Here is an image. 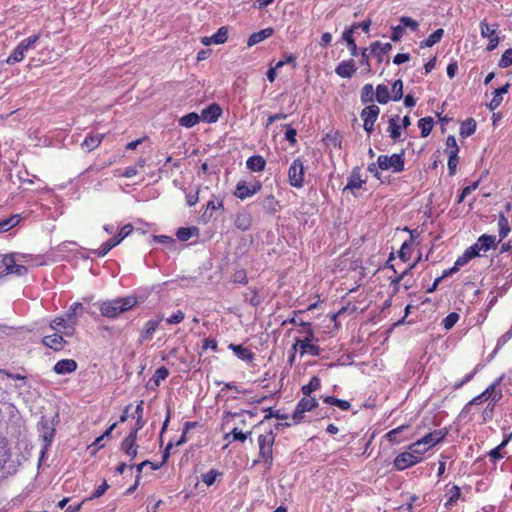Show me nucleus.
I'll return each instance as SVG.
<instances>
[{
  "mask_svg": "<svg viewBox=\"0 0 512 512\" xmlns=\"http://www.w3.org/2000/svg\"><path fill=\"white\" fill-rule=\"evenodd\" d=\"M374 97H375V92H374L373 85L370 83L365 84L362 87L361 93H360L361 102L363 104L371 103V102H373Z\"/></svg>",
  "mask_w": 512,
  "mask_h": 512,
  "instance_id": "obj_51",
  "label": "nucleus"
},
{
  "mask_svg": "<svg viewBox=\"0 0 512 512\" xmlns=\"http://www.w3.org/2000/svg\"><path fill=\"white\" fill-rule=\"evenodd\" d=\"M414 266H415V263L409 265L407 268H405V270L401 274H399L395 278H391V285L394 286L395 291H398V286L401 281H403V288L405 290H408L413 286V280L408 278V275Z\"/></svg>",
  "mask_w": 512,
  "mask_h": 512,
  "instance_id": "obj_22",
  "label": "nucleus"
},
{
  "mask_svg": "<svg viewBox=\"0 0 512 512\" xmlns=\"http://www.w3.org/2000/svg\"><path fill=\"white\" fill-rule=\"evenodd\" d=\"M365 183L366 181L361 178L359 168H354L350 176L347 178V184L343 191L349 190L354 193L356 189H360Z\"/></svg>",
  "mask_w": 512,
  "mask_h": 512,
  "instance_id": "obj_23",
  "label": "nucleus"
},
{
  "mask_svg": "<svg viewBox=\"0 0 512 512\" xmlns=\"http://www.w3.org/2000/svg\"><path fill=\"white\" fill-rule=\"evenodd\" d=\"M228 39V29L225 26L220 27L212 36L209 37L213 44H223Z\"/></svg>",
  "mask_w": 512,
  "mask_h": 512,
  "instance_id": "obj_52",
  "label": "nucleus"
},
{
  "mask_svg": "<svg viewBox=\"0 0 512 512\" xmlns=\"http://www.w3.org/2000/svg\"><path fill=\"white\" fill-rule=\"evenodd\" d=\"M23 59V52H21L20 49L16 46L6 59V63L9 65H13L15 63L21 62Z\"/></svg>",
  "mask_w": 512,
  "mask_h": 512,
  "instance_id": "obj_63",
  "label": "nucleus"
},
{
  "mask_svg": "<svg viewBox=\"0 0 512 512\" xmlns=\"http://www.w3.org/2000/svg\"><path fill=\"white\" fill-rule=\"evenodd\" d=\"M399 22L403 26V28L407 27L410 28L412 31H416L419 27V23L408 16H401L399 18Z\"/></svg>",
  "mask_w": 512,
  "mask_h": 512,
  "instance_id": "obj_64",
  "label": "nucleus"
},
{
  "mask_svg": "<svg viewBox=\"0 0 512 512\" xmlns=\"http://www.w3.org/2000/svg\"><path fill=\"white\" fill-rule=\"evenodd\" d=\"M273 33H274L273 28H265L258 32H255L249 36V38L247 40V46L252 47V46L264 41L265 39L269 38L270 36L273 35Z\"/></svg>",
  "mask_w": 512,
  "mask_h": 512,
  "instance_id": "obj_30",
  "label": "nucleus"
},
{
  "mask_svg": "<svg viewBox=\"0 0 512 512\" xmlns=\"http://www.w3.org/2000/svg\"><path fill=\"white\" fill-rule=\"evenodd\" d=\"M265 166L266 161L261 155H253L246 161V167L252 172H262Z\"/></svg>",
  "mask_w": 512,
  "mask_h": 512,
  "instance_id": "obj_34",
  "label": "nucleus"
},
{
  "mask_svg": "<svg viewBox=\"0 0 512 512\" xmlns=\"http://www.w3.org/2000/svg\"><path fill=\"white\" fill-rule=\"evenodd\" d=\"M300 325L303 328L300 332L305 333L306 336L304 339L296 338L295 344L292 347L293 351H296L297 348H299L301 356H304L305 354H309L315 357L319 356L321 353V348L317 344L318 339L314 336L311 323L301 322Z\"/></svg>",
  "mask_w": 512,
  "mask_h": 512,
  "instance_id": "obj_3",
  "label": "nucleus"
},
{
  "mask_svg": "<svg viewBox=\"0 0 512 512\" xmlns=\"http://www.w3.org/2000/svg\"><path fill=\"white\" fill-rule=\"evenodd\" d=\"M321 387V380L318 376H313L308 384L303 385L301 388L302 393L305 396H310L311 393L319 390Z\"/></svg>",
  "mask_w": 512,
  "mask_h": 512,
  "instance_id": "obj_47",
  "label": "nucleus"
},
{
  "mask_svg": "<svg viewBox=\"0 0 512 512\" xmlns=\"http://www.w3.org/2000/svg\"><path fill=\"white\" fill-rule=\"evenodd\" d=\"M480 369H481V365L477 364L472 372L468 373L461 380H459L453 384V386H452L453 389L458 390V389L462 388L465 384L469 383L474 378V376L479 372Z\"/></svg>",
  "mask_w": 512,
  "mask_h": 512,
  "instance_id": "obj_54",
  "label": "nucleus"
},
{
  "mask_svg": "<svg viewBox=\"0 0 512 512\" xmlns=\"http://www.w3.org/2000/svg\"><path fill=\"white\" fill-rule=\"evenodd\" d=\"M343 40L347 43V47L350 51V54L353 57H356L359 55V48L357 47V44L355 42V39L353 38V28H347L344 30L342 34Z\"/></svg>",
  "mask_w": 512,
  "mask_h": 512,
  "instance_id": "obj_36",
  "label": "nucleus"
},
{
  "mask_svg": "<svg viewBox=\"0 0 512 512\" xmlns=\"http://www.w3.org/2000/svg\"><path fill=\"white\" fill-rule=\"evenodd\" d=\"M476 131V121L473 118L465 120L460 126V135L469 137Z\"/></svg>",
  "mask_w": 512,
  "mask_h": 512,
  "instance_id": "obj_50",
  "label": "nucleus"
},
{
  "mask_svg": "<svg viewBox=\"0 0 512 512\" xmlns=\"http://www.w3.org/2000/svg\"><path fill=\"white\" fill-rule=\"evenodd\" d=\"M377 164L381 170H392L394 173H400L405 168V153L402 150L400 153L392 155H379Z\"/></svg>",
  "mask_w": 512,
  "mask_h": 512,
  "instance_id": "obj_7",
  "label": "nucleus"
},
{
  "mask_svg": "<svg viewBox=\"0 0 512 512\" xmlns=\"http://www.w3.org/2000/svg\"><path fill=\"white\" fill-rule=\"evenodd\" d=\"M83 309V305L80 302H74L66 311L65 317L67 318L68 326L70 327V331H64V335L70 337L73 335L75 331V326L78 323L77 313L79 310Z\"/></svg>",
  "mask_w": 512,
  "mask_h": 512,
  "instance_id": "obj_16",
  "label": "nucleus"
},
{
  "mask_svg": "<svg viewBox=\"0 0 512 512\" xmlns=\"http://www.w3.org/2000/svg\"><path fill=\"white\" fill-rule=\"evenodd\" d=\"M392 49V45L390 43H381L380 41H375L370 45L371 53L378 58V61H382L383 55L387 54Z\"/></svg>",
  "mask_w": 512,
  "mask_h": 512,
  "instance_id": "obj_35",
  "label": "nucleus"
},
{
  "mask_svg": "<svg viewBox=\"0 0 512 512\" xmlns=\"http://www.w3.org/2000/svg\"><path fill=\"white\" fill-rule=\"evenodd\" d=\"M121 238H118L116 235L105 241L98 249H93L90 252L97 257H104L108 254L114 247L121 243Z\"/></svg>",
  "mask_w": 512,
  "mask_h": 512,
  "instance_id": "obj_26",
  "label": "nucleus"
},
{
  "mask_svg": "<svg viewBox=\"0 0 512 512\" xmlns=\"http://www.w3.org/2000/svg\"><path fill=\"white\" fill-rule=\"evenodd\" d=\"M235 227L240 231H247L252 225V216L249 212H240L234 221Z\"/></svg>",
  "mask_w": 512,
  "mask_h": 512,
  "instance_id": "obj_31",
  "label": "nucleus"
},
{
  "mask_svg": "<svg viewBox=\"0 0 512 512\" xmlns=\"http://www.w3.org/2000/svg\"><path fill=\"white\" fill-rule=\"evenodd\" d=\"M411 239L415 237V235H418L416 230H411ZM411 251H412V240L405 241L400 248L399 251V257L403 262H407L411 257Z\"/></svg>",
  "mask_w": 512,
  "mask_h": 512,
  "instance_id": "obj_39",
  "label": "nucleus"
},
{
  "mask_svg": "<svg viewBox=\"0 0 512 512\" xmlns=\"http://www.w3.org/2000/svg\"><path fill=\"white\" fill-rule=\"evenodd\" d=\"M380 114V108L371 104L362 109L360 117L363 120V128L370 135L374 131V124Z\"/></svg>",
  "mask_w": 512,
  "mask_h": 512,
  "instance_id": "obj_11",
  "label": "nucleus"
},
{
  "mask_svg": "<svg viewBox=\"0 0 512 512\" xmlns=\"http://www.w3.org/2000/svg\"><path fill=\"white\" fill-rule=\"evenodd\" d=\"M399 116L393 115L388 120V133L389 136L396 142L401 137V125L398 123Z\"/></svg>",
  "mask_w": 512,
  "mask_h": 512,
  "instance_id": "obj_33",
  "label": "nucleus"
},
{
  "mask_svg": "<svg viewBox=\"0 0 512 512\" xmlns=\"http://www.w3.org/2000/svg\"><path fill=\"white\" fill-rule=\"evenodd\" d=\"M138 304L135 296L119 297L98 302V308L103 317L117 318L120 314L131 310Z\"/></svg>",
  "mask_w": 512,
  "mask_h": 512,
  "instance_id": "obj_1",
  "label": "nucleus"
},
{
  "mask_svg": "<svg viewBox=\"0 0 512 512\" xmlns=\"http://www.w3.org/2000/svg\"><path fill=\"white\" fill-rule=\"evenodd\" d=\"M288 181L292 187L302 188L304 185V164L299 158L295 159L288 169Z\"/></svg>",
  "mask_w": 512,
  "mask_h": 512,
  "instance_id": "obj_9",
  "label": "nucleus"
},
{
  "mask_svg": "<svg viewBox=\"0 0 512 512\" xmlns=\"http://www.w3.org/2000/svg\"><path fill=\"white\" fill-rule=\"evenodd\" d=\"M19 463L12 459V454L5 446L0 448V480L16 473Z\"/></svg>",
  "mask_w": 512,
  "mask_h": 512,
  "instance_id": "obj_8",
  "label": "nucleus"
},
{
  "mask_svg": "<svg viewBox=\"0 0 512 512\" xmlns=\"http://www.w3.org/2000/svg\"><path fill=\"white\" fill-rule=\"evenodd\" d=\"M276 435L272 430L267 431L258 436L257 442L259 447V459L253 461V465L262 462L267 471H270L273 465V445Z\"/></svg>",
  "mask_w": 512,
  "mask_h": 512,
  "instance_id": "obj_4",
  "label": "nucleus"
},
{
  "mask_svg": "<svg viewBox=\"0 0 512 512\" xmlns=\"http://www.w3.org/2000/svg\"><path fill=\"white\" fill-rule=\"evenodd\" d=\"M498 27V23L490 26L485 20H483L480 22V34L483 38H489L497 32Z\"/></svg>",
  "mask_w": 512,
  "mask_h": 512,
  "instance_id": "obj_53",
  "label": "nucleus"
},
{
  "mask_svg": "<svg viewBox=\"0 0 512 512\" xmlns=\"http://www.w3.org/2000/svg\"><path fill=\"white\" fill-rule=\"evenodd\" d=\"M20 222V215H11L8 218L0 219V233L7 232Z\"/></svg>",
  "mask_w": 512,
  "mask_h": 512,
  "instance_id": "obj_44",
  "label": "nucleus"
},
{
  "mask_svg": "<svg viewBox=\"0 0 512 512\" xmlns=\"http://www.w3.org/2000/svg\"><path fill=\"white\" fill-rule=\"evenodd\" d=\"M248 291L249 292L245 294L246 301L253 307L260 306L264 301V297L260 294L261 290L255 287H250Z\"/></svg>",
  "mask_w": 512,
  "mask_h": 512,
  "instance_id": "obj_38",
  "label": "nucleus"
},
{
  "mask_svg": "<svg viewBox=\"0 0 512 512\" xmlns=\"http://www.w3.org/2000/svg\"><path fill=\"white\" fill-rule=\"evenodd\" d=\"M460 316L456 312L449 313L443 320L442 326L445 330H450L454 327V325L458 322Z\"/></svg>",
  "mask_w": 512,
  "mask_h": 512,
  "instance_id": "obj_57",
  "label": "nucleus"
},
{
  "mask_svg": "<svg viewBox=\"0 0 512 512\" xmlns=\"http://www.w3.org/2000/svg\"><path fill=\"white\" fill-rule=\"evenodd\" d=\"M221 114V107L218 104L213 103L202 110L201 117L207 123H215L220 118Z\"/></svg>",
  "mask_w": 512,
  "mask_h": 512,
  "instance_id": "obj_24",
  "label": "nucleus"
},
{
  "mask_svg": "<svg viewBox=\"0 0 512 512\" xmlns=\"http://www.w3.org/2000/svg\"><path fill=\"white\" fill-rule=\"evenodd\" d=\"M136 431H130L121 443V450L131 459L137 456Z\"/></svg>",
  "mask_w": 512,
  "mask_h": 512,
  "instance_id": "obj_18",
  "label": "nucleus"
},
{
  "mask_svg": "<svg viewBox=\"0 0 512 512\" xmlns=\"http://www.w3.org/2000/svg\"><path fill=\"white\" fill-rule=\"evenodd\" d=\"M357 67L353 59L341 61L335 68V73L341 78H351Z\"/></svg>",
  "mask_w": 512,
  "mask_h": 512,
  "instance_id": "obj_20",
  "label": "nucleus"
},
{
  "mask_svg": "<svg viewBox=\"0 0 512 512\" xmlns=\"http://www.w3.org/2000/svg\"><path fill=\"white\" fill-rule=\"evenodd\" d=\"M504 379V374L494 380L482 393L472 398L462 409L460 416L465 418L469 413L472 405H480L487 400H491V404H496L502 398V391L498 388Z\"/></svg>",
  "mask_w": 512,
  "mask_h": 512,
  "instance_id": "obj_2",
  "label": "nucleus"
},
{
  "mask_svg": "<svg viewBox=\"0 0 512 512\" xmlns=\"http://www.w3.org/2000/svg\"><path fill=\"white\" fill-rule=\"evenodd\" d=\"M318 406V401L314 397L305 396L299 400L295 410L292 414L294 424H299L303 421L304 413L309 412Z\"/></svg>",
  "mask_w": 512,
  "mask_h": 512,
  "instance_id": "obj_10",
  "label": "nucleus"
},
{
  "mask_svg": "<svg viewBox=\"0 0 512 512\" xmlns=\"http://www.w3.org/2000/svg\"><path fill=\"white\" fill-rule=\"evenodd\" d=\"M65 335L59 333H53L51 335H45L41 343L46 347L52 349L53 351H61L67 344V341L64 339Z\"/></svg>",
  "mask_w": 512,
  "mask_h": 512,
  "instance_id": "obj_17",
  "label": "nucleus"
},
{
  "mask_svg": "<svg viewBox=\"0 0 512 512\" xmlns=\"http://www.w3.org/2000/svg\"><path fill=\"white\" fill-rule=\"evenodd\" d=\"M199 229L195 226L192 227H181L177 230V239L184 242L188 241L192 236L198 235Z\"/></svg>",
  "mask_w": 512,
  "mask_h": 512,
  "instance_id": "obj_43",
  "label": "nucleus"
},
{
  "mask_svg": "<svg viewBox=\"0 0 512 512\" xmlns=\"http://www.w3.org/2000/svg\"><path fill=\"white\" fill-rule=\"evenodd\" d=\"M78 365L73 359H62L56 362L53 371L58 375H66L76 371Z\"/></svg>",
  "mask_w": 512,
  "mask_h": 512,
  "instance_id": "obj_21",
  "label": "nucleus"
},
{
  "mask_svg": "<svg viewBox=\"0 0 512 512\" xmlns=\"http://www.w3.org/2000/svg\"><path fill=\"white\" fill-rule=\"evenodd\" d=\"M375 99L380 104H387L392 100V96L389 93V89L384 84H379L375 90Z\"/></svg>",
  "mask_w": 512,
  "mask_h": 512,
  "instance_id": "obj_40",
  "label": "nucleus"
},
{
  "mask_svg": "<svg viewBox=\"0 0 512 512\" xmlns=\"http://www.w3.org/2000/svg\"><path fill=\"white\" fill-rule=\"evenodd\" d=\"M447 433V429L434 430L423 436L421 439L414 442V448H417V446H427L426 448L430 449L431 447L437 445L442 440H444Z\"/></svg>",
  "mask_w": 512,
  "mask_h": 512,
  "instance_id": "obj_14",
  "label": "nucleus"
},
{
  "mask_svg": "<svg viewBox=\"0 0 512 512\" xmlns=\"http://www.w3.org/2000/svg\"><path fill=\"white\" fill-rule=\"evenodd\" d=\"M228 348L242 361L251 362L254 360V354L242 345L230 344Z\"/></svg>",
  "mask_w": 512,
  "mask_h": 512,
  "instance_id": "obj_32",
  "label": "nucleus"
},
{
  "mask_svg": "<svg viewBox=\"0 0 512 512\" xmlns=\"http://www.w3.org/2000/svg\"><path fill=\"white\" fill-rule=\"evenodd\" d=\"M433 125L434 120L432 117H423L419 119L418 127L420 128L421 136L424 138L427 137L431 133Z\"/></svg>",
  "mask_w": 512,
  "mask_h": 512,
  "instance_id": "obj_48",
  "label": "nucleus"
},
{
  "mask_svg": "<svg viewBox=\"0 0 512 512\" xmlns=\"http://www.w3.org/2000/svg\"><path fill=\"white\" fill-rule=\"evenodd\" d=\"M261 189L262 183L259 180L251 184L241 180L236 184L234 195L241 200H245L257 194Z\"/></svg>",
  "mask_w": 512,
  "mask_h": 512,
  "instance_id": "obj_12",
  "label": "nucleus"
},
{
  "mask_svg": "<svg viewBox=\"0 0 512 512\" xmlns=\"http://www.w3.org/2000/svg\"><path fill=\"white\" fill-rule=\"evenodd\" d=\"M445 497L447 498L445 507L448 509L454 507L457 501L461 498L460 487L457 485H452L451 488L446 492Z\"/></svg>",
  "mask_w": 512,
  "mask_h": 512,
  "instance_id": "obj_37",
  "label": "nucleus"
},
{
  "mask_svg": "<svg viewBox=\"0 0 512 512\" xmlns=\"http://www.w3.org/2000/svg\"><path fill=\"white\" fill-rule=\"evenodd\" d=\"M498 230L500 241L506 238L511 231L508 219L503 213H500L498 217Z\"/></svg>",
  "mask_w": 512,
  "mask_h": 512,
  "instance_id": "obj_45",
  "label": "nucleus"
},
{
  "mask_svg": "<svg viewBox=\"0 0 512 512\" xmlns=\"http://www.w3.org/2000/svg\"><path fill=\"white\" fill-rule=\"evenodd\" d=\"M476 243L483 252H487L495 245L496 237L494 235L483 234L477 239Z\"/></svg>",
  "mask_w": 512,
  "mask_h": 512,
  "instance_id": "obj_42",
  "label": "nucleus"
},
{
  "mask_svg": "<svg viewBox=\"0 0 512 512\" xmlns=\"http://www.w3.org/2000/svg\"><path fill=\"white\" fill-rule=\"evenodd\" d=\"M324 403L332 406H337L343 411H347L350 409L351 404L347 400L338 399L334 396H325L323 397Z\"/></svg>",
  "mask_w": 512,
  "mask_h": 512,
  "instance_id": "obj_49",
  "label": "nucleus"
},
{
  "mask_svg": "<svg viewBox=\"0 0 512 512\" xmlns=\"http://www.w3.org/2000/svg\"><path fill=\"white\" fill-rule=\"evenodd\" d=\"M121 238H118L116 235L105 241L98 249H93L90 252L97 257H104L108 254L114 247L121 243Z\"/></svg>",
  "mask_w": 512,
  "mask_h": 512,
  "instance_id": "obj_27",
  "label": "nucleus"
},
{
  "mask_svg": "<svg viewBox=\"0 0 512 512\" xmlns=\"http://www.w3.org/2000/svg\"><path fill=\"white\" fill-rule=\"evenodd\" d=\"M511 65H512V48H508L503 52V54L499 60L498 66L500 68L504 69V68H508Z\"/></svg>",
  "mask_w": 512,
  "mask_h": 512,
  "instance_id": "obj_62",
  "label": "nucleus"
},
{
  "mask_svg": "<svg viewBox=\"0 0 512 512\" xmlns=\"http://www.w3.org/2000/svg\"><path fill=\"white\" fill-rule=\"evenodd\" d=\"M50 328L52 330L64 328L65 331H70V327L68 326L67 318L65 316L55 317L53 320H51Z\"/></svg>",
  "mask_w": 512,
  "mask_h": 512,
  "instance_id": "obj_60",
  "label": "nucleus"
},
{
  "mask_svg": "<svg viewBox=\"0 0 512 512\" xmlns=\"http://www.w3.org/2000/svg\"><path fill=\"white\" fill-rule=\"evenodd\" d=\"M58 415L49 419L45 416H42L38 422L37 428L39 432V436L42 440V448L40 451L39 461L41 462L47 455L48 449L51 446L53 439L56 433V419Z\"/></svg>",
  "mask_w": 512,
  "mask_h": 512,
  "instance_id": "obj_5",
  "label": "nucleus"
},
{
  "mask_svg": "<svg viewBox=\"0 0 512 512\" xmlns=\"http://www.w3.org/2000/svg\"><path fill=\"white\" fill-rule=\"evenodd\" d=\"M510 87L509 83H506L504 86L497 88L493 91V98L488 103V108L490 111L496 110L503 101V94H506L508 92V89Z\"/></svg>",
  "mask_w": 512,
  "mask_h": 512,
  "instance_id": "obj_28",
  "label": "nucleus"
},
{
  "mask_svg": "<svg viewBox=\"0 0 512 512\" xmlns=\"http://www.w3.org/2000/svg\"><path fill=\"white\" fill-rule=\"evenodd\" d=\"M458 162V153H455V151H449L447 165L450 176L455 175Z\"/></svg>",
  "mask_w": 512,
  "mask_h": 512,
  "instance_id": "obj_58",
  "label": "nucleus"
},
{
  "mask_svg": "<svg viewBox=\"0 0 512 512\" xmlns=\"http://www.w3.org/2000/svg\"><path fill=\"white\" fill-rule=\"evenodd\" d=\"M444 35V30L439 28L430 34L425 40L420 42V48L432 47L438 43Z\"/></svg>",
  "mask_w": 512,
  "mask_h": 512,
  "instance_id": "obj_41",
  "label": "nucleus"
},
{
  "mask_svg": "<svg viewBox=\"0 0 512 512\" xmlns=\"http://www.w3.org/2000/svg\"><path fill=\"white\" fill-rule=\"evenodd\" d=\"M121 238H118L116 235L105 241L98 249H93L90 252L97 257H104L108 254L114 247L121 243Z\"/></svg>",
  "mask_w": 512,
  "mask_h": 512,
  "instance_id": "obj_25",
  "label": "nucleus"
},
{
  "mask_svg": "<svg viewBox=\"0 0 512 512\" xmlns=\"http://www.w3.org/2000/svg\"><path fill=\"white\" fill-rule=\"evenodd\" d=\"M199 122L200 116L195 112L188 113L179 119V125L185 128H191Z\"/></svg>",
  "mask_w": 512,
  "mask_h": 512,
  "instance_id": "obj_46",
  "label": "nucleus"
},
{
  "mask_svg": "<svg viewBox=\"0 0 512 512\" xmlns=\"http://www.w3.org/2000/svg\"><path fill=\"white\" fill-rule=\"evenodd\" d=\"M504 447H502L500 444L496 446L495 448L491 449L487 452V456L490 458V461L495 465L498 460L504 458L505 453L502 452Z\"/></svg>",
  "mask_w": 512,
  "mask_h": 512,
  "instance_id": "obj_59",
  "label": "nucleus"
},
{
  "mask_svg": "<svg viewBox=\"0 0 512 512\" xmlns=\"http://www.w3.org/2000/svg\"><path fill=\"white\" fill-rule=\"evenodd\" d=\"M408 425H400L385 434V438H387L392 443H400L399 435L408 428Z\"/></svg>",
  "mask_w": 512,
  "mask_h": 512,
  "instance_id": "obj_55",
  "label": "nucleus"
},
{
  "mask_svg": "<svg viewBox=\"0 0 512 512\" xmlns=\"http://www.w3.org/2000/svg\"><path fill=\"white\" fill-rule=\"evenodd\" d=\"M258 202L261 205L264 212L268 214H276L281 209L280 202L275 198L273 194H269L264 196L263 198H259Z\"/></svg>",
  "mask_w": 512,
  "mask_h": 512,
  "instance_id": "obj_19",
  "label": "nucleus"
},
{
  "mask_svg": "<svg viewBox=\"0 0 512 512\" xmlns=\"http://www.w3.org/2000/svg\"><path fill=\"white\" fill-rule=\"evenodd\" d=\"M422 461V457L419 455L414 454L412 451L408 450L406 452H402L398 454L394 461L393 465L396 470L403 471L407 468H410L417 463Z\"/></svg>",
  "mask_w": 512,
  "mask_h": 512,
  "instance_id": "obj_13",
  "label": "nucleus"
},
{
  "mask_svg": "<svg viewBox=\"0 0 512 512\" xmlns=\"http://www.w3.org/2000/svg\"><path fill=\"white\" fill-rule=\"evenodd\" d=\"M0 258V279L8 275L21 277L28 273V268L26 266L16 262L14 254L2 255Z\"/></svg>",
  "mask_w": 512,
  "mask_h": 512,
  "instance_id": "obj_6",
  "label": "nucleus"
},
{
  "mask_svg": "<svg viewBox=\"0 0 512 512\" xmlns=\"http://www.w3.org/2000/svg\"><path fill=\"white\" fill-rule=\"evenodd\" d=\"M103 138L104 134H88L81 143V147L83 150L91 152L101 144Z\"/></svg>",
  "mask_w": 512,
  "mask_h": 512,
  "instance_id": "obj_29",
  "label": "nucleus"
},
{
  "mask_svg": "<svg viewBox=\"0 0 512 512\" xmlns=\"http://www.w3.org/2000/svg\"><path fill=\"white\" fill-rule=\"evenodd\" d=\"M222 476V473L216 469H211L209 470L208 472L202 474L201 478H202V481L207 485V486H212L215 481L217 480L218 477H221Z\"/></svg>",
  "mask_w": 512,
  "mask_h": 512,
  "instance_id": "obj_56",
  "label": "nucleus"
},
{
  "mask_svg": "<svg viewBox=\"0 0 512 512\" xmlns=\"http://www.w3.org/2000/svg\"><path fill=\"white\" fill-rule=\"evenodd\" d=\"M162 320L163 316L161 315H158L155 318L148 320L140 332L138 342L140 344H143L144 342L150 340L155 331L157 330V328L159 327Z\"/></svg>",
  "mask_w": 512,
  "mask_h": 512,
  "instance_id": "obj_15",
  "label": "nucleus"
},
{
  "mask_svg": "<svg viewBox=\"0 0 512 512\" xmlns=\"http://www.w3.org/2000/svg\"><path fill=\"white\" fill-rule=\"evenodd\" d=\"M392 100L399 101L403 97V82L398 79L392 84Z\"/></svg>",
  "mask_w": 512,
  "mask_h": 512,
  "instance_id": "obj_61",
  "label": "nucleus"
}]
</instances>
